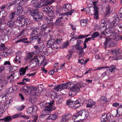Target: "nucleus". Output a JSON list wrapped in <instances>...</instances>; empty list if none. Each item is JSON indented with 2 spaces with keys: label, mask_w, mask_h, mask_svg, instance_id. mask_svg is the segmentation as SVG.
I'll return each instance as SVG.
<instances>
[{
  "label": "nucleus",
  "mask_w": 122,
  "mask_h": 122,
  "mask_svg": "<svg viewBox=\"0 0 122 122\" xmlns=\"http://www.w3.org/2000/svg\"><path fill=\"white\" fill-rule=\"evenodd\" d=\"M37 107L36 105L32 106L28 108L27 110V113L28 114H32L33 112L35 113L37 111Z\"/></svg>",
  "instance_id": "17"
},
{
  "label": "nucleus",
  "mask_w": 122,
  "mask_h": 122,
  "mask_svg": "<svg viewBox=\"0 0 122 122\" xmlns=\"http://www.w3.org/2000/svg\"><path fill=\"white\" fill-rule=\"evenodd\" d=\"M15 17H16V15L14 12L10 13L9 16V18L11 20L13 19Z\"/></svg>",
  "instance_id": "33"
},
{
  "label": "nucleus",
  "mask_w": 122,
  "mask_h": 122,
  "mask_svg": "<svg viewBox=\"0 0 122 122\" xmlns=\"http://www.w3.org/2000/svg\"><path fill=\"white\" fill-rule=\"evenodd\" d=\"M6 100L3 96H0V103H2L6 104L7 102H6Z\"/></svg>",
  "instance_id": "30"
},
{
  "label": "nucleus",
  "mask_w": 122,
  "mask_h": 122,
  "mask_svg": "<svg viewBox=\"0 0 122 122\" xmlns=\"http://www.w3.org/2000/svg\"><path fill=\"white\" fill-rule=\"evenodd\" d=\"M23 92L25 93L26 95H28L30 94L31 93L32 91H36L35 92V94L36 95H39L40 94L38 93L37 92V89L35 87L29 86H24L23 88Z\"/></svg>",
  "instance_id": "7"
},
{
  "label": "nucleus",
  "mask_w": 122,
  "mask_h": 122,
  "mask_svg": "<svg viewBox=\"0 0 122 122\" xmlns=\"http://www.w3.org/2000/svg\"><path fill=\"white\" fill-rule=\"evenodd\" d=\"M36 59H37V58H35L32 60L33 61H33V62H31V66H32V64H33V63L34 64V65H33V66H32V68H34L36 66V64L37 63V60Z\"/></svg>",
  "instance_id": "34"
},
{
  "label": "nucleus",
  "mask_w": 122,
  "mask_h": 122,
  "mask_svg": "<svg viewBox=\"0 0 122 122\" xmlns=\"http://www.w3.org/2000/svg\"><path fill=\"white\" fill-rule=\"evenodd\" d=\"M69 84H70V85L71 84L70 82H66L65 83L62 84L55 86L54 87V89L57 92L60 91L61 90L66 88L67 86H68V85Z\"/></svg>",
  "instance_id": "10"
},
{
  "label": "nucleus",
  "mask_w": 122,
  "mask_h": 122,
  "mask_svg": "<svg viewBox=\"0 0 122 122\" xmlns=\"http://www.w3.org/2000/svg\"><path fill=\"white\" fill-rule=\"evenodd\" d=\"M62 7V11L64 12V14L67 16L71 15L72 13L74 12V10H71V6L70 4H66L63 5Z\"/></svg>",
  "instance_id": "4"
},
{
  "label": "nucleus",
  "mask_w": 122,
  "mask_h": 122,
  "mask_svg": "<svg viewBox=\"0 0 122 122\" xmlns=\"http://www.w3.org/2000/svg\"><path fill=\"white\" fill-rule=\"evenodd\" d=\"M25 107V106H20L16 108V109L17 111H21Z\"/></svg>",
  "instance_id": "49"
},
{
  "label": "nucleus",
  "mask_w": 122,
  "mask_h": 122,
  "mask_svg": "<svg viewBox=\"0 0 122 122\" xmlns=\"http://www.w3.org/2000/svg\"><path fill=\"white\" fill-rule=\"evenodd\" d=\"M52 9V7L50 6H49L43 7L42 9V10L46 13L49 14L51 11Z\"/></svg>",
  "instance_id": "18"
},
{
  "label": "nucleus",
  "mask_w": 122,
  "mask_h": 122,
  "mask_svg": "<svg viewBox=\"0 0 122 122\" xmlns=\"http://www.w3.org/2000/svg\"><path fill=\"white\" fill-rule=\"evenodd\" d=\"M11 117L9 116L0 119V121H2V122H9L11 121Z\"/></svg>",
  "instance_id": "22"
},
{
  "label": "nucleus",
  "mask_w": 122,
  "mask_h": 122,
  "mask_svg": "<svg viewBox=\"0 0 122 122\" xmlns=\"http://www.w3.org/2000/svg\"><path fill=\"white\" fill-rule=\"evenodd\" d=\"M76 102V106H79V105H81V99H78L77 100L75 101Z\"/></svg>",
  "instance_id": "48"
},
{
  "label": "nucleus",
  "mask_w": 122,
  "mask_h": 122,
  "mask_svg": "<svg viewBox=\"0 0 122 122\" xmlns=\"http://www.w3.org/2000/svg\"><path fill=\"white\" fill-rule=\"evenodd\" d=\"M10 72H13L16 70L17 69V67L16 66H11L10 67Z\"/></svg>",
  "instance_id": "39"
},
{
  "label": "nucleus",
  "mask_w": 122,
  "mask_h": 122,
  "mask_svg": "<svg viewBox=\"0 0 122 122\" xmlns=\"http://www.w3.org/2000/svg\"><path fill=\"white\" fill-rule=\"evenodd\" d=\"M20 0H12L11 1L14 5H15L17 3L18 4L20 3Z\"/></svg>",
  "instance_id": "60"
},
{
  "label": "nucleus",
  "mask_w": 122,
  "mask_h": 122,
  "mask_svg": "<svg viewBox=\"0 0 122 122\" xmlns=\"http://www.w3.org/2000/svg\"><path fill=\"white\" fill-rule=\"evenodd\" d=\"M24 68L22 67L19 70L20 72V75L21 76L22 75H24L26 71L24 69Z\"/></svg>",
  "instance_id": "37"
},
{
  "label": "nucleus",
  "mask_w": 122,
  "mask_h": 122,
  "mask_svg": "<svg viewBox=\"0 0 122 122\" xmlns=\"http://www.w3.org/2000/svg\"><path fill=\"white\" fill-rule=\"evenodd\" d=\"M82 48L81 46L77 45H76L73 46L72 49H73L74 48H76L77 50H80V49Z\"/></svg>",
  "instance_id": "46"
},
{
  "label": "nucleus",
  "mask_w": 122,
  "mask_h": 122,
  "mask_svg": "<svg viewBox=\"0 0 122 122\" xmlns=\"http://www.w3.org/2000/svg\"><path fill=\"white\" fill-rule=\"evenodd\" d=\"M96 103L93 101L90 100L88 101L87 105H86L87 107H90L92 106H93V107H96L95 104Z\"/></svg>",
  "instance_id": "23"
},
{
  "label": "nucleus",
  "mask_w": 122,
  "mask_h": 122,
  "mask_svg": "<svg viewBox=\"0 0 122 122\" xmlns=\"http://www.w3.org/2000/svg\"><path fill=\"white\" fill-rule=\"evenodd\" d=\"M67 121V120L66 119L64 115H63L62 116V118L61 120V122H65L66 121Z\"/></svg>",
  "instance_id": "64"
},
{
  "label": "nucleus",
  "mask_w": 122,
  "mask_h": 122,
  "mask_svg": "<svg viewBox=\"0 0 122 122\" xmlns=\"http://www.w3.org/2000/svg\"><path fill=\"white\" fill-rule=\"evenodd\" d=\"M54 0H32L31 2V5H35L37 7L39 8L51 4L53 3Z\"/></svg>",
  "instance_id": "3"
},
{
  "label": "nucleus",
  "mask_w": 122,
  "mask_h": 122,
  "mask_svg": "<svg viewBox=\"0 0 122 122\" xmlns=\"http://www.w3.org/2000/svg\"><path fill=\"white\" fill-rule=\"evenodd\" d=\"M44 109L45 110V114L41 115L40 117L41 118L45 117L46 116L50 114L51 113L50 111H52L53 109L52 108L45 107Z\"/></svg>",
  "instance_id": "13"
},
{
  "label": "nucleus",
  "mask_w": 122,
  "mask_h": 122,
  "mask_svg": "<svg viewBox=\"0 0 122 122\" xmlns=\"http://www.w3.org/2000/svg\"><path fill=\"white\" fill-rule=\"evenodd\" d=\"M67 104L68 105H70V107L72 108L74 107L78 108L81 105H79V106H76L75 102L72 101L71 99H69L67 101Z\"/></svg>",
  "instance_id": "15"
},
{
  "label": "nucleus",
  "mask_w": 122,
  "mask_h": 122,
  "mask_svg": "<svg viewBox=\"0 0 122 122\" xmlns=\"http://www.w3.org/2000/svg\"><path fill=\"white\" fill-rule=\"evenodd\" d=\"M31 29L32 31L36 32L37 33H40L41 30L38 27L32 26L31 27Z\"/></svg>",
  "instance_id": "27"
},
{
  "label": "nucleus",
  "mask_w": 122,
  "mask_h": 122,
  "mask_svg": "<svg viewBox=\"0 0 122 122\" xmlns=\"http://www.w3.org/2000/svg\"><path fill=\"white\" fill-rule=\"evenodd\" d=\"M101 100L102 101H104L105 102H108L107 100V97L104 96H102L101 97Z\"/></svg>",
  "instance_id": "54"
},
{
  "label": "nucleus",
  "mask_w": 122,
  "mask_h": 122,
  "mask_svg": "<svg viewBox=\"0 0 122 122\" xmlns=\"http://www.w3.org/2000/svg\"><path fill=\"white\" fill-rule=\"evenodd\" d=\"M117 114L116 115L117 117L122 116V106L118 107L116 110Z\"/></svg>",
  "instance_id": "24"
},
{
  "label": "nucleus",
  "mask_w": 122,
  "mask_h": 122,
  "mask_svg": "<svg viewBox=\"0 0 122 122\" xmlns=\"http://www.w3.org/2000/svg\"><path fill=\"white\" fill-rule=\"evenodd\" d=\"M64 115L65 116V117L67 120V122H68V120H70V119L71 117V114L69 113H67L66 115Z\"/></svg>",
  "instance_id": "47"
},
{
  "label": "nucleus",
  "mask_w": 122,
  "mask_h": 122,
  "mask_svg": "<svg viewBox=\"0 0 122 122\" xmlns=\"http://www.w3.org/2000/svg\"><path fill=\"white\" fill-rule=\"evenodd\" d=\"M118 26L119 28H120V30H118V32H122V23H120L118 25Z\"/></svg>",
  "instance_id": "63"
},
{
  "label": "nucleus",
  "mask_w": 122,
  "mask_h": 122,
  "mask_svg": "<svg viewBox=\"0 0 122 122\" xmlns=\"http://www.w3.org/2000/svg\"><path fill=\"white\" fill-rule=\"evenodd\" d=\"M5 44H2L0 46V50H5Z\"/></svg>",
  "instance_id": "53"
},
{
  "label": "nucleus",
  "mask_w": 122,
  "mask_h": 122,
  "mask_svg": "<svg viewBox=\"0 0 122 122\" xmlns=\"http://www.w3.org/2000/svg\"><path fill=\"white\" fill-rule=\"evenodd\" d=\"M120 55H118L117 53L115 55V57L117 60H119L122 59V56Z\"/></svg>",
  "instance_id": "43"
},
{
  "label": "nucleus",
  "mask_w": 122,
  "mask_h": 122,
  "mask_svg": "<svg viewBox=\"0 0 122 122\" xmlns=\"http://www.w3.org/2000/svg\"><path fill=\"white\" fill-rule=\"evenodd\" d=\"M55 42V40L54 39L52 38L50 39L46 43L47 47L48 48H51L52 49L55 48L56 49H58V47H56V45Z\"/></svg>",
  "instance_id": "11"
},
{
  "label": "nucleus",
  "mask_w": 122,
  "mask_h": 122,
  "mask_svg": "<svg viewBox=\"0 0 122 122\" xmlns=\"http://www.w3.org/2000/svg\"><path fill=\"white\" fill-rule=\"evenodd\" d=\"M33 52L29 53L26 57L27 58L29 59H31L33 56Z\"/></svg>",
  "instance_id": "45"
},
{
  "label": "nucleus",
  "mask_w": 122,
  "mask_h": 122,
  "mask_svg": "<svg viewBox=\"0 0 122 122\" xmlns=\"http://www.w3.org/2000/svg\"><path fill=\"white\" fill-rule=\"evenodd\" d=\"M54 25L55 26H63L64 24L62 23V20H60L59 19H57L54 24Z\"/></svg>",
  "instance_id": "20"
},
{
  "label": "nucleus",
  "mask_w": 122,
  "mask_h": 122,
  "mask_svg": "<svg viewBox=\"0 0 122 122\" xmlns=\"http://www.w3.org/2000/svg\"><path fill=\"white\" fill-rule=\"evenodd\" d=\"M15 74V73L14 72H13L12 73L10 76L11 77H12V78H11V79L12 80H10V82L11 83H12L14 81V77H13V76Z\"/></svg>",
  "instance_id": "50"
},
{
  "label": "nucleus",
  "mask_w": 122,
  "mask_h": 122,
  "mask_svg": "<svg viewBox=\"0 0 122 122\" xmlns=\"http://www.w3.org/2000/svg\"><path fill=\"white\" fill-rule=\"evenodd\" d=\"M54 97L53 98L56 102L59 101L60 99V97L56 94H55V95L54 96L52 95V97Z\"/></svg>",
  "instance_id": "36"
},
{
  "label": "nucleus",
  "mask_w": 122,
  "mask_h": 122,
  "mask_svg": "<svg viewBox=\"0 0 122 122\" xmlns=\"http://www.w3.org/2000/svg\"><path fill=\"white\" fill-rule=\"evenodd\" d=\"M89 114L88 111L86 110H82L80 111L74 115L72 118L74 120H76L78 122L80 121H82L85 119L88 116Z\"/></svg>",
  "instance_id": "2"
},
{
  "label": "nucleus",
  "mask_w": 122,
  "mask_h": 122,
  "mask_svg": "<svg viewBox=\"0 0 122 122\" xmlns=\"http://www.w3.org/2000/svg\"><path fill=\"white\" fill-rule=\"evenodd\" d=\"M62 39L58 38L56 40L57 44L58 45H60L62 42Z\"/></svg>",
  "instance_id": "56"
},
{
  "label": "nucleus",
  "mask_w": 122,
  "mask_h": 122,
  "mask_svg": "<svg viewBox=\"0 0 122 122\" xmlns=\"http://www.w3.org/2000/svg\"><path fill=\"white\" fill-rule=\"evenodd\" d=\"M22 114V113L21 112H19L18 113H16L14 115L11 116L12 118L15 119L21 117Z\"/></svg>",
  "instance_id": "26"
},
{
  "label": "nucleus",
  "mask_w": 122,
  "mask_h": 122,
  "mask_svg": "<svg viewBox=\"0 0 122 122\" xmlns=\"http://www.w3.org/2000/svg\"><path fill=\"white\" fill-rule=\"evenodd\" d=\"M8 53L7 52H2L1 53V55L3 56H6L8 54Z\"/></svg>",
  "instance_id": "58"
},
{
  "label": "nucleus",
  "mask_w": 122,
  "mask_h": 122,
  "mask_svg": "<svg viewBox=\"0 0 122 122\" xmlns=\"http://www.w3.org/2000/svg\"><path fill=\"white\" fill-rule=\"evenodd\" d=\"M4 33L7 35H10L11 33V29L8 27L4 30Z\"/></svg>",
  "instance_id": "28"
},
{
  "label": "nucleus",
  "mask_w": 122,
  "mask_h": 122,
  "mask_svg": "<svg viewBox=\"0 0 122 122\" xmlns=\"http://www.w3.org/2000/svg\"><path fill=\"white\" fill-rule=\"evenodd\" d=\"M25 16H18L16 19L18 24V26L21 27L27 25V23L25 22Z\"/></svg>",
  "instance_id": "9"
},
{
  "label": "nucleus",
  "mask_w": 122,
  "mask_h": 122,
  "mask_svg": "<svg viewBox=\"0 0 122 122\" xmlns=\"http://www.w3.org/2000/svg\"><path fill=\"white\" fill-rule=\"evenodd\" d=\"M13 5H14V4L11 1L6 4V8L10 10V6Z\"/></svg>",
  "instance_id": "40"
},
{
  "label": "nucleus",
  "mask_w": 122,
  "mask_h": 122,
  "mask_svg": "<svg viewBox=\"0 0 122 122\" xmlns=\"http://www.w3.org/2000/svg\"><path fill=\"white\" fill-rule=\"evenodd\" d=\"M7 12L5 10H2L0 13V15L1 16V18H3L5 17L7 15Z\"/></svg>",
  "instance_id": "32"
},
{
  "label": "nucleus",
  "mask_w": 122,
  "mask_h": 122,
  "mask_svg": "<svg viewBox=\"0 0 122 122\" xmlns=\"http://www.w3.org/2000/svg\"><path fill=\"white\" fill-rule=\"evenodd\" d=\"M112 53L113 55L117 54V49H114L113 50H112Z\"/></svg>",
  "instance_id": "62"
},
{
  "label": "nucleus",
  "mask_w": 122,
  "mask_h": 122,
  "mask_svg": "<svg viewBox=\"0 0 122 122\" xmlns=\"http://www.w3.org/2000/svg\"><path fill=\"white\" fill-rule=\"evenodd\" d=\"M107 67V68H109V70L111 72H112L114 70L116 69V66L113 65H112L110 66Z\"/></svg>",
  "instance_id": "35"
},
{
  "label": "nucleus",
  "mask_w": 122,
  "mask_h": 122,
  "mask_svg": "<svg viewBox=\"0 0 122 122\" xmlns=\"http://www.w3.org/2000/svg\"><path fill=\"white\" fill-rule=\"evenodd\" d=\"M25 29L23 30L21 32L20 34L16 36V37L19 39L18 40L15 42L16 43H17L19 42H22L24 43H31V42L29 41H27L28 39L25 37H23V36H24Z\"/></svg>",
  "instance_id": "5"
},
{
  "label": "nucleus",
  "mask_w": 122,
  "mask_h": 122,
  "mask_svg": "<svg viewBox=\"0 0 122 122\" xmlns=\"http://www.w3.org/2000/svg\"><path fill=\"white\" fill-rule=\"evenodd\" d=\"M14 12L16 16H24L23 15V10L22 7H20L16 9Z\"/></svg>",
  "instance_id": "14"
},
{
  "label": "nucleus",
  "mask_w": 122,
  "mask_h": 122,
  "mask_svg": "<svg viewBox=\"0 0 122 122\" xmlns=\"http://www.w3.org/2000/svg\"><path fill=\"white\" fill-rule=\"evenodd\" d=\"M111 116L110 113H105L103 114L101 120L106 122H108L111 118Z\"/></svg>",
  "instance_id": "12"
},
{
  "label": "nucleus",
  "mask_w": 122,
  "mask_h": 122,
  "mask_svg": "<svg viewBox=\"0 0 122 122\" xmlns=\"http://www.w3.org/2000/svg\"><path fill=\"white\" fill-rule=\"evenodd\" d=\"M99 35L100 33L99 32H94L91 35L92 39L93 40H94V38L98 36Z\"/></svg>",
  "instance_id": "29"
},
{
  "label": "nucleus",
  "mask_w": 122,
  "mask_h": 122,
  "mask_svg": "<svg viewBox=\"0 0 122 122\" xmlns=\"http://www.w3.org/2000/svg\"><path fill=\"white\" fill-rule=\"evenodd\" d=\"M107 30L110 33H111L114 32V29L113 27H110L109 28H108L107 29Z\"/></svg>",
  "instance_id": "51"
},
{
  "label": "nucleus",
  "mask_w": 122,
  "mask_h": 122,
  "mask_svg": "<svg viewBox=\"0 0 122 122\" xmlns=\"http://www.w3.org/2000/svg\"><path fill=\"white\" fill-rule=\"evenodd\" d=\"M5 110L3 108L2 105H0V114L3 113L4 112Z\"/></svg>",
  "instance_id": "55"
},
{
  "label": "nucleus",
  "mask_w": 122,
  "mask_h": 122,
  "mask_svg": "<svg viewBox=\"0 0 122 122\" xmlns=\"http://www.w3.org/2000/svg\"><path fill=\"white\" fill-rule=\"evenodd\" d=\"M98 10L99 8H96L95 9V10H93L94 13L93 15H94V18L95 19H98L99 18Z\"/></svg>",
  "instance_id": "21"
},
{
  "label": "nucleus",
  "mask_w": 122,
  "mask_h": 122,
  "mask_svg": "<svg viewBox=\"0 0 122 122\" xmlns=\"http://www.w3.org/2000/svg\"><path fill=\"white\" fill-rule=\"evenodd\" d=\"M81 86L79 85L76 84L74 86H73L70 88L69 91V95L70 96H75L77 92L80 91V89Z\"/></svg>",
  "instance_id": "8"
},
{
  "label": "nucleus",
  "mask_w": 122,
  "mask_h": 122,
  "mask_svg": "<svg viewBox=\"0 0 122 122\" xmlns=\"http://www.w3.org/2000/svg\"><path fill=\"white\" fill-rule=\"evenodd\" d=\"M58 116L56 114H51L47 117L46 119H51L52 120H54L56 119Z\"/></svg>",
  "instance_id": "25"
},
{
  "label": "nucleus",
  "mask_w": 122,
  "mask_h": 122,
  "mask_svg": "<svg viewBox=\"0 0 122 122\" xmlns=\"http://www.w3.org/2000/svg\"><path fill=\"white\" fill-rule=\"evenodd\" d=\"M48 27L46 24H44L42 25L41 27V30H42L46 29Z\"/></svg>",
  "instance_id": "52"
},
{
  "label": "nucleus",
  "mask_w": 122,
  "mask_h": 122,
  "mask_svg": "<svg viewBox=\"0 0 122 122\" xmlns=\"http://www.w3.org/2000/svg\"><path fill=\"white\" fill-rule=\"evenodd\" d=\"M115 15H116L114 17V20H113L119 23L120 22L119 18L117 16V14H116Z\"/></svg>",
  "instance_id": "44"
},
{
  "label": "nucleus",
  "mask_w": 122,
  "mask_h": 122,
  "mask_svg": "<svg viewBox=\"0 0 122 122\" xmlns=\"http://www.w3.org/2000/svg\"><path fill=\"white\" fill-rule=\"evenodd\" d=\"M114 38L117 41L120 40L122 41V36L120 35H117L115 36V37Z\"/></svg>",
  "instance_id": "41"
},
{
  "label": "nucleus",
  "mask_w": 122,
  "mask_h": 122,
  "mask_svg": "<svg viewBox=\"0 0 122 122\" xmlns=\"http://www.w3.org/2000/svg\"><path fill=\"white\" fill-rule=\"evenodd\" d=\"M86 21L85 20L82 19L81 20V26L82 27H84L87 25V23L86 22Z\"/></svg>",
  "instance_id": "38"
},
{
  "label": "nucleus",
  "mask_w": 122,
  "mask_h": 122,
  "mask_svg": "<svg viewBox=\"0 0 122 122\" xmlns=\"http://www.w3.org/2000/svg\"><path fill=\"white\" fill-rule=\"evenodd\" d=\"M54 103V100H52L49 102H48L49 105L46 106V107H48L50 108H51V107L53 106V104Z\"/></svg>",
  "instance_id": "42"
},
{
  "label": "nucleus",
  "mask_w": 122,
  "mask_h": 122,
  "mask_svg": "<svg viewBox=\"0 0 122 122\" xmlns=\"http://www.w3.org/2000/svg\"><path fill=\"white\" fill-rule=\"evenodd\" d=\"M100 26L101 27H106L107 25V23L104 20H102L101 21Z\"/></svg>",
  "instance_id": "31"
},
{
  "label": "nucleus",
  "mask_w": 122,
  "mask_h": 122,
  "mask_svg": "<svg viewBox=\"0 0 122 122\" xmlns=\"http://www.w3.org/2000/svg\"><path fill=\"white\" fill-rule=\"evenodd\" d=\"M78 62L79 63L82 65H83L85 64V60L83 59H81L78 60Z\"/></svg>",
  "instance_id": "59"
},
{
  "label": "nucleus",
  "mask_w": 122,
  "mask_h": 122,
  "mask_svg": "<svg viewBox=\"0 0 122 122\" xmlns=\"http://www.w3.org/2000/svg\"><path fill=\"white\" fill-rule=\"evenodd\" d=\"M28 12L33 17L35 21H39L43 19L44 15L43 12L39 11L38 9L34 10L30 9L28 10Z\"/></svg>",
  "instance_id": "1"
},
{
  "label": "nucleus",
  "mask_w": 122,
  "mask_h": 122,
  "mask_svg": "<svg viewBox=\"0 0 122 122\" xmlns=\"http://www.w3.org/2000/svg\"><path fill=\"white\" fill-rule=\"evenodd\" d=\"M7 24L10 27H12L14 26H18L16 20H15V21L10 20L8 22Z\"/></svg>",
  "instance_id": "19"
},
{
  "label": "nucleus",
  "mask_w": 122,
  "mask_h": 122,
  "mask_svg": "<svg viewBox=\"0 0 122 122\" xmlns=\"http://www.w3.org/2000/svg\"><path fill=\"white\" fill-rule=\"evenodd\" d=\"M113 39H110L109 37L106 38V40L103 45V47L105 49H106L107 47H114L117 45V43L114 41Z\"/></svg>",
  "instance_id": "6"
},
{
  "label": "nucleus",
  "mask_w": 122,
  "mask_h": 122,
  "mask_svg": "<svg viewBox=\"0 0 122 122\" xmlns=\"http://www.w3.org/2000/svg\"><path fill=\"white\" fill-rule=\"evenodd\" d=\"M42 38L41 36L40 35H36L35 36H32L30 38V41L32 40H36L38 43H41L42 40Z\"/></svg>",
  "instance_id": "16"
},
{
  "label": "nucleus",
  "mask_w": 122,
  "mask_h": 122,
  "mask_svg": "<svg viewBox=\"0 0 122 122\" xmlns=\"http://www.w3.org/2000/svg\"><path fill=\"white\" fill-rule=\"evenodd\" d=\"M21 117H23L25 119H29L30 117L29 116H25L23 115H21Z\"/></svg>",
  "instance_id": "61"
},
{
  "label": "nucleus",
  "mask_w": 122,
  "mask_h": 122,
  "mask_svg": "<svg viewBox=\"0 0 122 122\" xmlns=\"http://www.w3.org/2000/svg\"><path fill=\"white\" fill-rule=\"evenodd\" d=\"M110 13H111L106 11L104 16V17L105 20L110 15Z\"/></svg>",
  "instance_id": "57"
}]
</instances>
